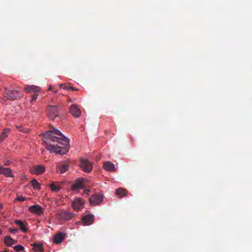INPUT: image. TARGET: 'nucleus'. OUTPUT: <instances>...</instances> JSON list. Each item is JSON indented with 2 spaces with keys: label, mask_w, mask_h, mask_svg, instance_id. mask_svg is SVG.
Segmentation results:
<instances>
[{
  "label": "nucleus",
  "mask_w": 252,
  "mask_h": 252,
  "mask_svg": "<svg viewBox=\"0 0 252 252\" xmlns=\"http://www.w3.org/2000/svg\"><path fill=\"white\" fill-rule=\"evenodd\" d=\"M1 137H0V143L2 141H3V139H1Z\"/></svg>",
  "instance_id": "nucleus-36"
},
{
  "label": "nucleus",
  "mask_w": 252,
  "mask_h": 252,
  "mask_svg": "<svg viewBox=\"0 0 252 252\" xmlns=\"http://www.w3.org/2000/svg\"><path fill=\"white\" fill-rule=\"evenodd\" d=\"M90 190L89 189H85L84 191V194H89V192H90Z\"/></svg>",
  "instance_id": "nucleus-31"
},
{
  "label": "nucleus",
  "mask_w": 252,
  "mask_h": 252,
  "mask_svg": "<svg viewBox=\"0 0 252 252\" xmlns=\"http://www.w3.org/2000/svg\"><path fill=\"white\" fill-rule=\"evenodd\" d=\"M30 171L33 174L41 175L45 171V168L43 165H37L32 167Z\"/></svg>",
  "instance_id": "nucleus-6"
},
{
  "label": "nucleus",
  "mask_w": 252,
  "mask_h": 252,
  "mask_svg": "<svg viewBox=\"0 0 252 252\" xmlns=\"http://www.w3.org/2000/svg\"><path fill=\"white\" fill-rule=\"evenodd\" d=\"M2 205L0 203V209H1L2 208Z\"/></svg>",
  "instance_id": "nucleus-37"
},
{
  "label": "nucleus",
  "mask_w": 252,
  "mask_h": 252,
  "mask_svg": "<svg viewBox=\"0 0 252 252\" xmlns=\"http://www.w3.org/2000/svg\"><path fill=\"white\" fill-rule=\"evenodd\" d=\"M56 215L59 220L64 221L70 220L75 216L74 214L67 212L64 210L58 211Z\"/></svg>",
  "instance_id": "nucleus-2"
},
{
  "label": "nucleus",
  "mask_w": 252,
  "mask_h": 252,
  "mask_svg": "<svg viewBox=\"0 0 252 252\" xmlns=\"http://www.w3.org/2000/svg\"><path fill=\"white\" fill-rule=\"evenodd\" d=\"M94 221V216L93 215H86L82 219L83 223L85 225L92 224Z\"/></svg>",
  "instance_id": "nucleus-11"
},
{
  "label": "nucleus",
  "mask_w": 252,
  "mask_h": 252,
  "mask_svg": "<svg viewBox=\"0 0 252 252\" xmlns=\"http://www.w3.org/2000/svg\"><path fill=\"white\" fill-rule=\"evenodd\" d=\"M15 223L17 225L20 229L23 232H27L28 229L27 228V223H24L20 220H16L14 221Z\"/></svg>",
  "instance_id": "nucleus-16"
},
{
  "label": "nucleus",
  "mask_w": 252,
  "mask_h": 252,
  "mask_svg": "<svg viewBox=\"0 0 252 252\" xmlns=\"http://www.w3.org/2000/svg\"><path fill=\"white\" fill-rule=\"evenodd\" d=\"M4 241L7 247H10L16 243V241L12 239L9 236H6L4 238Z\"/></svg>",
  "instance_id": "nucleus-19"
},
{
  "label": "nucleus",
  "mask_w": 252,
  "mask_h": 252,
  "mask_svg": "<svg viewBox=\"0 0 252 252\" xmlns=\"http://www.w3.org/2000/svg\"><path fill=\"white\" fill-rule=\"evenodd\" d=\"M14 250L16 252L23 251L24 250V247L20 245H18L14 247Z\"/></svg>",
  "instance_id": "nucleus-25"
},
{
  "label": "nucleus",
  "mask_w": 252,
  "mask_h": 252,
  "mask_svg": "<svg viewBox=\"0 0 252 252\" xmlns=\"http://www.w3.org/2000/svg\"><path fill=\"white\" fill-rule=\"evenodd\" d=\"M10 132V129L9 128H4L3 129L2 133L0 134V137H1V139L4 140L8 136V134Z\"/></svg>",
  "instance_id": "nucleus-21"
},
{
  "label": "nucleus",
  "mask_w": 252,
  "mask_h": 252,
  "mask_svg": "<svg viewBox=\"0 0 252 252\" xmlns=\"http://www.w3.org/2000/svg\"><path fill=\"white\" fill-rule=\"evenodd\" d=\"M102 197L99 194H94L89 198V202L92 205H98L102 201Z\"/></svg>",
  "instance_id": "nucleus-8"
},
{
  "label": "nucleus",
  "mask_w": 252,
  "mask_h": 252,
  "mask_svg": "<svg viewBox=\"0 0 252 252\" xmlns=\"http://www.w3.org/2000/svg\"><path fill=\"white\" fill-rule=\"evenodd\" d=\"M48 117L52 120H54L58 116V110L57 106L49 105L47 108Z\"/></svg>",
  "instance_id": "nucleus-4"
},
{
  "label": "nucleus",
  "mask_w": 252,
  "mask_h": 252,
  "mask_svg": "<svg viewBox=\"0 0 252 252\" xmlns=\"http://www.w3.org/2000/svg\"><path fill=\"white\" fill-rule=\"evenodd\" d=\"M24 90L27 93H37L40 91V88L34 85H26Z\"/></svg>",
  "instance_id": "nucleus-14"
},
{
  "label": "nucleus",
  "mask_w": 252,
  "mask_h": 252,
  "mask_svg": "<svg viewBox=\"0 0 252 252\" xmlns=\"http://www.w3.org/2000/svg\"><path fill=\"white\" fill-rule=\"evenodd\" d=\"M70 113L75 117H79L81 114V110L76 105H71L69 109Z\"/></svg>",
  "instance_id": "nucleus-12"
},
{
  "label": "nucleus",
  "mask_w": 252,
  "mask_h": 252,
  "mask_svg": "<svg viewBox=\"0 0 252 252\" xmlns=\"http://www.w3.org/2000/svg\"><path fill=\"white\" fill-rule=\"evenodd\" d=\"M84 201L81 198H76L72 203L73 208L77 211L83 208Z\"/></svg>",
  "instance_id": "nucleus-10"
},
{
  "label": "nucleus",
  "mask_w": 252,
  "mask_h": 252,
  "mask_svg": "<svg viewBox=\"0 0 252 252\" xmlns=\"http://www.w3.org/2000/svg\"><path fill=\"white\" fill-rule=\"evenodd\" d=\"M26 200V197H23V196H18L16 198V200L20 201V202H23Z\"/></svg>",
  "instance_id": "nucleus-26"
},
{
  "label": "nucleus",
  "mask_w": 252,
  "mask_h": 252,
  "mask_svg": "<svg viewBox=\"0 0 252 252\" xmlns=\"http://www.w3.org/2000/svg\"><path fill=\"white\" fill-rule=\"evenodd\" d=\"M86 182V181L84 178H79L71 185V189L74 190L83 189Z\"/></svg>",
  "instance_id": "nucleus-5"
},
{
  "label": "nucleus",
  "mask_w": 252,
  "mask_h": 252,
  "mask_svg": "<svg viewBox=\"0 0 252 252\" xmlns=\"http://www.w3.org/2000/svg\"><path fill=\"white\" fill-rule=\"evenodd\" d=\"M29 211L32 214L41 215L43 213V209L39 205H34L29 208Z\"/></svg>",
  "instance_id": "nucleus-9"
},
{
  "label": "nucleus",
  "mask_w": 252,
  "mask_h": 252,
  "mask_svg": "<svg viewBox=\"0 0 252 252\" xmlns=\"http://www.w3.org/2000/svg\"><path fill=\"white\" fill-rule=\"evenodd\" d=\"M4 89L6 92L3 94V96L7 99L14 100L21 96L18 90H10L7 87H5Z\"/></svg>",
  "instance_id": "nucleus-3"
},
{
  "label": "nucleus",
  "mask_w": 252,
  "mask_h": 252,
  "mask_svg": "<svg viewBox=\"0 0 252 252\" xmlns=\"http://www.w3.org/2000/svg\"><path fill=\"white\" fill-rule=\"evenodd\" d=\"M65 234L62 232L56 234L53 237L54 243L57 244L62 243L65 238Z\"/></svg>",
  "instance_id": "nucleus-13"
},
{
  "label": "nucleus",
  "mask_w": 252,
  "mask_h": 252,
  "mask_svg": "<svg viewBox=\"0 0 252 252\" xmlns=\"http://www.w3.org/2000/svg\"><path fill=\"white\" fill-rule=\"evenodd\" d=\"M43 139L46 144V149L50 152L63 155L69 149L68 139L56 128L44 133Z\"/></svg>",
  "instance_id": "nucleus-1"
},
{
  "label": "nucleus",
  "mask_w": 252,
  "mask_h": 252,
  "mask_svg": "<svg viewBox=\"0 0 252 252\" xmlns=\"http://www.w3.org/2000/svg\"><path fill=\"white\" fill-rule=\"evenodd\" d=\"M1 173V174L4 175L7 177H13L14 176L12 170L9 168L3 167V170Z\"/></svg>",
  "instance_id": "nucleus-17"
},
{
  "label": "nucleus",
  "mask_w": 252,
  "mask_h": 252,
  "mask_svg": "<svg viewBox=\"0 0 252 252\" xmlns=\"http://www.w3.org/2000/svg\"><path fill=\"white\" fill-rule=\"evenodd\" d=\"M116 193L118 196L122 198L127 195V191L125 189L119 188L116 190Z\"/></svg>",
  "instance_id": "nucleus-18"
},
{
  "label": "nucleus",
  "mask_w": 252,
  "mask_h": 252,
  "mask_svg": "<svg viewBox=\"0 0 252 252\" xmlns=\"http://www.w3.org/2000/svg\"><path fill=\"white\" fill-rule=\"evenodd\" d=\"M50 186L51 190L53 191L57 192V191H58L59 190H60V187L55 184H51L50 185Z\"/></svg>",
  "instance_id": "nucleus-24"
},
{
  "label": "nucleus",
  "mask_w": 252,
  "mask_h": 252,
  "mask_svg": "<svg viewBox=\"0 0 252 252\" xmlns=\"http://www.w3.org/2000/svg\"><path fill=\"white\" fill-rule=\"evenodd\" d=\"M81 167L87 172H90L92 170V163L86 159H83L81 162Z\"/></svg>",
  "instance_id": "nucleus-7"
},
{
  "label": "nucleus",
  "mask_w": 252,
  "mask_h": 252,
  "mask_svg": "<svg viewBox=\"0 0 252 252\" xmlns=\"http://www.w3.org/2000/svg\"><path fill=\"white\" fill-rule=\"evenodd\" d=\"M68 169V165L67 164H62L59 166L58 170L60 171L61 173H64L67 171Z\"/></svg>",
  "instance_id": "nucleus-22"
},
{
  "label": "nucleus",
  "mask_w": 252,
  "mask_h": 252,
  "mask_svg": "<svg viewBox=\"0 0 252 252\" xmlns=\"http://www.w3.org/2000/svg\"><path fill=\"white\" fill-rule=\"evenodd\" d=\"M3 167L0 164V174H1V172H2Z\"/></svg>",
  "instance_id": "nucleus-34"
},
{
  "label": "nucleus",
  "mask_w": 252,
  "mask_h": 252,
  "mask_svg": "<svg viewBox=\"0 0 252 252\" xmlns=\"http://www.w3.org/2000/svg\"><path fill=\"white\" fill-rule=\"evenodd\" d=\"M31 183L34 189L39 190L40 189V184L37 182V181L35 179L32 180L31 182Z\"/></svg>",
  "instance_id": "nucleus-20"
},
{
  "label": "nucleus",
  "mask_w": 252,
  "mask_h": 252,
  "mask_svg": "<svg viewBox=\"0 0 252 252\" xmlns=\"http://www.w3.org/2000/svg\"><path fill=\"white\" fill-rule=\"evenodd\" d=\"M70 88L71 90H73V91H77L78 90V89L76 88H74V87H70Z\"/></svg>",
  "instance_id": "nucleus-33"
},
{
  "label": "nucleus",
  "mask_w": 252,
  "mask_h": 252,
  "mask_svg": "<svg viewBox=\"0 0 252 252\" xmlns=\"http://www.w3.org/2000/svg\"><path fill=\"white\" fill-rule=\"evenodd\" d=\"M64 84H61L60 85V87L61 88L62 87H64Z\"/></svg>",
  "instance_id": "nucleus-35"
},
{
  "label": "nucleus",
  "mask_w": 252,
  "mask_h": 252,
  "mask_svg": "<svg viewBox=\"0 0 252 252\" xmlns=\"http://www.w3.org/2000/svg\"><path fill=\"white\" fill-rule=\"evenodd\" d=\"M104 168L108 171H115V165L110 161H106L103 163Z\"/></svg>",
  "instance_id": "nucleus-15"
},
{
  "label": "nucleus",
  "mask_w": 252,
  "mask_h": 252,
  "mask_svg": "<svg viewBox=\"0 0 252 252\" xmlns=\"http://www.w3.org/2000/svg\"><path fill=\"white\" fill-rule=\"evenodd\" d=\"M10 164H11V162L8 160H6L4 161V165L5 166H9L10 165Z\"/></svg>",
  "instance_id": "nucleus-29"
},
{
  "label": "nucleus",
  "mask_w": 252,
  "mask_h": 252,
  "mask_svg": "<svg viewBox=\"0 0 252 252\" xmlns=\"http://www.w3.org/2000/svg\"><path fill=\"white\" fill-rule=\"evenodd\" d=\"M38 96V94H35L34 95H32L31 102L32 103L33 101H35L36 99V98H37Z\"/></svg>",
  "instance_id": "nucleus-27"
},
{
  "label": "nucleus",
  "mask_w": 252,
  "mask_h": 252,
  "mask_svg": "<svg viewBox=\"0 0 252 252\" xmlns=\"http://www.w3.org/2000/svg\"><path fill=\"white\" fill-rule=\"evenodd\" d=\"M48 90H49V91H53V92H55V93H56V92H57V90H55L54 89L53 87V86H50V87H49V88Z\"/></svg>",
  "instance_id": "nucleus-30"
},
{
  "label": "nucleus",
  "mask_w": 252,
  "mask_h": 252,
  "mask_svg": "<svg viewBox=\"0 0 252 252\" xmlns=\"http://www.w3.org/2000/svg\"><path fill=\"white\" fill-rule=\"evenodd\" d=\"M1 230H0V234H1Z\"/></svg>",
  "instance_id": "nucleus-39"
},
{
  "label": "nucleus",
  "mask_w": 252,
  "mask_h": 252,
  "mask_svg": "<svg viewBox=\"0 0 252 252\" xmlns=\"http://www.w3.org/2000/svg\"><path fill=\"white\" fill-rule=\"evenodd\" d=\"M18 229L17 228H12V229H10L9 230V232L10 233H15V232H18Z\"/></svg>",
  "instance_id": "nucleus-28"
},
{
  "label": "nucleus",
  "mask_w": 252,
  "mask_h": 252,
  "mask_svg": "<svg viewBox=\"0 0 252 252\" xmlns=\"http://www.w3.org/2000/svg\"><path fill=\"white\" fill-rule=\"evenodd\" d=\"M32 246H33V250L35 252H40L43 250L42 244L34 243L32 244Z\"/></svg>",
  "instance_id": "nucleus-23"
},
{
  "label": "nucleus",
  "mask_w": 252,
  "mask_h": 252,
  "mask_svg": "<svg viewBox=\"0 0 252 252\" xmlns=\"http://www.w3.org/2000/svg\"><path fill=\"white\" fill-rule=\"evenodd\" d=\"M2 252H7V251L4 250V251H2Z\"/></svg>",
  "instance_id": "nucleus-38"
},
{
  "label": "nucleus",
  "mask_w": 252,
  "mask_h": 252,
  "mask_svg": "<svg viewBox=\"0 0 252 252\" xmlns=\"http://www.w3.org/2000/svg\"><path fill=\"white\" fill-rule=\"evenodd\" d=\"M63 89H65V90H69V89H70V87H69L68 86H65V85L64 86Z\"/></svg>",
  "instance_id": "nucleus-32"
}]
</instances>
